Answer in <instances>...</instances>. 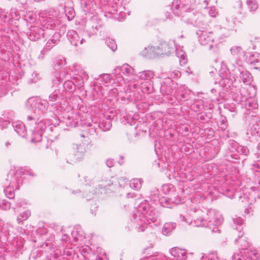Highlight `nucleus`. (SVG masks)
I'll use <instances>...</instances> for the list:
<instances>
[{"label":"nucleus","mask_w":260,"mask_h":260,"mask_svg":"<svg viewBox=\"0 0 260 260\" xmlns=\"http://www.w3.org/2000/svg\"><path fill=\"white\" fill-rule=\"evenodd\" d=\"M170 253L177 260H185L187 258V253L184 249L174 247L170 250Z\"/></svg>","instance_id":"nucleus-25"},{"label":"nucleus","mask_w":260,"mask_h":260,"mask_svg":"<svg viewBox=\"0 0 260 260\" xmlns=\"http://www.w3.org/2000/svg\"><path fill=\"white\" fill-rule=\"evenodd\" d=\"M66 70L64 69L60 73H54L53 77L52 79V82L54 85L59 84L61 82V79H64V74H63V72Z\"/></svg>","instance_id":"nucleus-37"},{"label":"nucleus","mask_w":260,"mask_h":260,"mask_svg":"<svg viewBox=\"0 0 260 260\" xmlns=\"http://www.w3.org/2000/svg\"><path fill=\"white\" fill-rule=\"evenodd\" d=\"M107 46L111 49L112 51H115L117 50V47L114 40L108 38L106 40V42Z\"/></svg>","instance_id":"nucleus-49"},{"label":"nucleus","mask_w":260,"mask_h":260,"mask_svg":"<svg viewBox=\"0 0 260 260\" xmlns=\"http://www.w3.org/2000/svg\"><path fill=\"white\" fill-rule=\"evenodd\" d=\"M207 29L199 28L197 31V35L198 36V40L200 44L202 46H209V49L211 50L213 47V42L215 39H218L220 41L225 38V35L220 36L219 31L216 32V38L213 37L212 32L206 31Z\"/></svg>","instance_id":"nucleus-6"},{"label":"nucleus","mask_w":260,"mask_h":260,"mask_svg":"<svg viewBox=\"0 0 260 260\" xmlns=\"http://www.w3.org/2000/svg\"><path fill=\"white\" fill-rule=\"evenodd\" d=\"M131 192V198L133 197H137L138 199L136 200V203H135L134 208L137 209L138 212L139 214V216L141 215H145L144 213L147 210L148 205L146 203L142 202V199L140 198L141 195L138 193H134L135 195L132 196Z\"/></svg>","instance_id":"nucleus-19"},{"label":"nucleus","mask_w":260,"mask_h":260,"mask_svg":"<svg viewBox=\"0 0 260 260\" xmlns=\"http://www.w3.org/2000/svg\"><path fill=\"white\" fill-rule=\"evenodd\" d=\"M60 92L59 89H55L49 96V102H57L60 98Z\"/></svg>","instance_id":"nucleus-41"},{"label":"nucleus","mask_w":260,"mask_h":260,"mask_svg":"<svg viewBox=\"0 0 260 260\" xmlns=\"http://www.w3.org/2000/svg\"><path fill=\"white\" fill-rule=\"evenodd\" d=\"M39 21L44 29H53L59 24V12L52 9L41 11L39 13Z\"/></svg>","instance_id":"nucleus-3"},{"label":"nucleus","mask_w":260,"mask_h":260,"mask_svg":"<svg viewBox=\"0 0 260 260\" xmlns=\"http://www.w3.org/2000/svg\"><path fill=\"white\" fill-rule=\"evenodd\" d=\"M139 86L140 87L142 92L149 94L153 91V84L152 81L137 82V83H133V88L136 89Z\"/></svg>","instance_id":"nucleus-21"},{"label":"nucleus","mask_w":260,"mask_h":260,"mask_svg":"<svg viewBox=\"0 0 260 260\" xmlns=\"http://www.w3.org/2000/svg\"><path fill=\"white\" fill-rule=\"evenodd\" d=\"M117 0H81L82 10L85 13H93L95 8L109 5L114 7Z\"/></svg>","instance_id":"nucleus-7"},{"label":"nucleus","mask_w":260,"mask_h":260,"mask_svg":"<svg viewBox=\"0 0 260 260\" xmlns=\"http://www.w3.org/2000/svg\"><path fill=\"white\" fill-rule=\"evenodd\" d=\"M179 217L182 221H183L188 224H190L192 223L191 220L189 219L186 218L182 214L180 215Z\"/></svg>","instance_id":"nucleus-63"},{"label":"nucleus","mask_w":260,"mask_h":260,"mask_svg":"<svg viewBox=\"0 0 260 260\" xmlns=\"http://www.w3.org/2000/svg\"><path fill=\"white\" fill-rule=\"evenodd\" d=\"M129 115H128V113H127L126 112H124V111H122L120 113V121L122 124H123L124 125H126V124H129Z\"/></svg>","instance_id":"nucleus-44"},{"label":"nucleus","mask_w":260,"mask_h":260,"mask_svg":"<svg viewBox=\"0 0 260 260\" xmlns=\"http://www.w3.org/2000/svg\"><path fill=\"white\" fill-rule=\"evenodd\" d=\"M245 106L246 108L248 107L249 108H251L252 109H255L257 107V105L256 103L255 102V101H251L250 100H247L246 102Z\"/></svg>","instance_id":"nucleus-58"},{"label":"nucleus","mask_w":260,"mask_h":260,"mask_svg":"<svg viewBox=\"0 0 260 260\" xmlns=\"http://www.w3.org/2000/svg\"><path fill=\"white\" fill-rule=\"evenodd\" d=\"M72 237L74 238V241L82 244V241L85 239V236L83 232L79 226L75 227L71 233Z\"/></svg>","instance_id":"nucleus-26"},{"label":"nucleus","mask_w":260,"mask_h":260,"mask_svg":"<svg viewBox=\"0 0 260 260\" xmlns=\"http://www.w3.org/2000/svg\"><path fill=\"white\" fill-rule=\"evenodd\" d=\"M10 15L11 19L18 20L19 18V13L15 9H11Z\"/></svg>","instance_id":"nucleus-55"},{"label":"nucleus","mask_w":260,"mask_h":260,"mask_svg":"<svg viewBox=\"0 0 260 260\" xmlns=\"http://www.w3.org/2000/svg\"><path fill=\"white\" fill-rule=\"evenodd\" d=\"M30 211L29 210H26L22 213H21L17 218V221L18 223L26 220L30 216Z\"/></svg>","instance_id":"nucleus-42"},{"label":"nucleus","mask_w":260,"mask_h":260,"mask_svg":"<svg viewBox=\"0 0 260 260\" xmlns=\"http://www.w3.org/2000/svg\"><path fill=\"white\" fill-rule=\"evenodd\" d=\"M81 35L82 37L76 31L70 30L68 31L67 36L72 45L78 46L79 45L82 44L84 42H85L86 39L89 38L85 32Z\"/></svg>","instance_id":"nucleus-15"},{"label":"nucleus","mask_w":260,"mask_h":260,"mask_svg":"<svg viewBox=\"0 0 260 260\" xmlns=\"http://www.w3.org/2000/svg\"><path fill=\"white\" fill-rule=\"evenodd\" d=\"M259 257L258 252L255 250L247 248L241 249L232 256L233 260H258Z\"/></svg>","instance_id":"nucleus-11"},{"label":"nucleus","mask_w":260,"mask_h":260,"mask_svg":"<svg viewBox=\"0 0 260 260\" xmlns=\"http://www.w3.org/2000/svg\"><path fill=\"white\" fill-rule=\"evenodd\" d=\"M40 78L39 74L36 72H34L31 74V77L29 78L30 83H36Z\"/></svg>","instance_id":"nucleus-54"},{"label":"nucleus","mask_w":260,"mask_h":260,"mask_svg":"<svg viewBox=\"0 0 260 260\" xmlns=\"http://www.w3.org/2000/svg\"><path fill=\"white\" fill-rule=\"evenodd\" d=\"M193 223L195 226L208 227L215 232L218 231L217 227L223 221V217L219 212L213 209L203 210L199 209L193 210Z\"/></svg>","instance_id":"nucleus-2"},{"label":"nucleus","mask_w":260,"mask_h":260,"mask_svg":"<svg viewBox=\"0 0 260 260\" xmlns=\"http://www.w3.org/2000/svg\"><path fill=\"white\" fill-rule=\"evenodd\" d=\"M98 126L102 131H106L109 130L111 127V124L109 122L108 123H105L104 124V123H100L98 125Z\"/></svg>","instance_id":"nucleus-57"},{"label":"nucleus","mask_w":260,"mask_h":260,"mask_svg":"<svg viewBox=\"0 0 260 260\" xmlns=\"http://www.w3.org/2000/svg\"><path fill=\"white\" fill-rule=\"evenodd\" d=\"M236 236L237 235L238 238H236L235 239V242L238 243L240 242L241 244V246L242 247V249L246 248L249 245V243L247 241V239L246 237H243V236L241 237V235H240V237L238 236V233L237 234V235H235ZM243 236V235H242Z\"/></svg>","instance_id":"nucleus-40"},{"label":"nucleus","mask_w":260,"mask_h":260,"mask_svg":"<svg viewBox=\"0 0 260 260\" xmlns=\"http://www.w3.org/2000/svg\"><path fill=\"white\" fill-rule=\"evenodd\" d=\"M44 28L38 26H31L26 35L30 40L36 41L40 39L44 35Z\"/></svg>","instance_id":"nucleus-18"},{"label":"nucleus","mask_w":260,"mask_h":260,"mask_svg":"<svg viewBox=\"0 0 260 260\" xmlns=\"http://www.w3.org/2000/svg\"><path fill=\"white\" fill-rule=\"evenodd\" d=\"M23 17L25 21L29 23H32L36 20V15L31 11H27L23 14Z\"/></svg>","instance_id":"nucleus-36"},{"label":"nucleus","mask_w":260,"mask_h":260,"mask_svg":"<svg viewBox=\"0 0 260 260\" xmlns=\"http://www.w3.org/2000/svg\"><path fill=\"white\" fill-rule=\"evenodd\" d=\"M176 228L175 223L167 222L163 226L162 230V234L165 236H169L171 234L172 232Z\"/></svg>","instance_id":"nucleus-33"},{"label":"nucleus","mask_w":260,"mask_h":260,"mask_svg":"<svg viewBox=\"0 0 260 260\" xmlns=\"http://www.w3.org/2000/svg\"><path fill=\"white\" fill-rule=\"evenodd\" d=\"M155 47L148 46L145 47L143 50L140 52V54L144 57H155Z\"/></svg>","instance_id":"nucleus-32"},{"label":"nucleus","mask_w":260,"mask_h":260,"mask_svg":"<svg viewBox=\"0 0 260 260\" xmlns=\"http://www.w3.org/2000/svg\"><path fill=\"white\" fill-rule=\"evenodd\" d=\"M84 151V145L82 144H73L72 152L67 156V161L73 164L79 160Z\"/></svg>","instance_id":"nucleus-13"},{"label":"nucleus","mask_w":260,"mask_h":260,"mask_svg":"<svg viewBox=\"0 0 260 260\" xmlns=\"http://www.w3.org/2000/svg\"><path fill=\"white\" fill-rule=\"evenodd\" d=\"M223 194L226 196V197L230 198H233L235 196V193L233 192V191H231V190H229L228 189H226L224 192H223Z\"/></svg>","instance_id":"nucleus-60"},{"label":"nucleus","mask_w":260,"mask_h":260,"mask_svg":"<svg viewBox=\"0 0 260 260\" xmlns=\"http://www.w3.org/2000/svg\"><path fill=\"white\" fill-rule=\"evenodd\" d=\"M180 75H181V73L179 71L175 70L173 72H171L170 73V77L169 78L170 79H171V78H177L180 77Z\"/></svg>","instance_id":"nucleus-59"},{"label":"nucleus","mask_w":260,"mask_h":260,"mask_svg":"<svg viewBox=\"0 0 260 260\" xmlns=\"http://www.w3.org/2000/svg\"><path fill=\"white\" fill-rule=\"evenodd\" d=\"M175 84L173 81L169 78L167 82H164L160 87V91L163 94L172 95L174 93Z\"/></svg>","instance_id":"nucleus-24"},{"label":"nucleus","mask_w":260,"mask_h":260,"mask_svg":"<svg viewBox=\"0 0 260 260\" xmlns=\"http://www.w3.org/2000/svg\"><path fill=\"white\" fill-rule=\"evenodd\" d=\"M233 223L235 225H238L239 226L236 229H234L233 231V234L237 235L238 233V236L240 237V235L241 237L243 235V233L242 231V225L243 224L244 221L242 218L240 217H235L233 218Z\"/></svg>","instance_id":"nucleus-29"},{"label":"nucleus","mask_w":260,"mask_h":260,"mask_svg":"<svg viewBox=\"0 0 260 260\" xmlns=\"http://www.w3.org/2000/svg\"><path fill=\"white\" fill-rule=\"evenodd\" d=\"M246 4L251 11H254L257 9V5L255 0H247Z\"/></svg>","instance_id":"nucleus-51"},{"label":"nucleus","mask_w":260,"mask_h":260,"mask_svg":"<svg viewBox=\"0 0 260 260\" xmlns=\"http://www.w3.org/2000/svg\"><path fill=\"white\" fill-rule=\"evenodd\" d=\"M72 71L71 69H66L64 71V79L66 81L63 84V87L65 89L70 90L71 91H73L75 90L76 85L73 82V81L71 80V74Z\"/></svg>","instance_id":"nucleus-22"},{"label":"nucleus","mask_w":260,"mask_h":260,"mask_svg":"<svg viewBox=\"0 0 260 260\" xmlns=\"http://www.w3.org/2000/svg\"><path fill=\"white\" fill-rule=\"evenodd\" d=\"M22 172L19 169L11 170L9 172L7 180H9L10 184L4 190L8 198L11 199L14 197V189H18L19 184H22Z\"/></svg>","instance_id":"nucleus-5"},{"label":"nucleus","mask_w":260,"mask_h":260,"mask_svg":"<svg viewBox=\"0 0 260 260\" xmlns=\"http://www.w3.org/2000/svg\"><path fill=\"white\" fill-rule=\"evenodd\" d=\"M242 48L239 46H234L230 49L231 54L233 56H237L241 52Z\"/></svg>","instance_id":"nucleus-52"},{"label":"nucleus","mask_w":260,"mask_h":260,"mask_svg":"<svg viewBox=\"0 0 260 260\" xmlns=\"http://www.w3.org/2000/svg\"><path fill=\"white\" fill-rule=\"evenodd\" d=\"M106 165L109 168H111L114 165V160L113 159L109 158L106 161Z\"/></svg>","instance_id":"nucleus-64"},{"label":"nucleus","mask_w":260,"mask_h":260,"mask_svg":"<svg viewBox=\"0 0 260 260\" xmlns=\"http://www.w3.org/2000/svg\"><path fill=\"white\" fill-rule=\"evenodd\" d=\"M60 35L57 32H55L46 43L43 50L41 51V55L39 58L42 59L44 57V52L49 51L55 46L59 41Z\"/></svg>","instance_id":"nucleus-17"},{"label":"nucleus","mask_w":260,"mask_h":260,"mask_svg":"<svg viewBox=\"0 0 260 260\" xmlns=\"http://www.w3.org/2000/svg\"><path fill=\"white\" fill-rule=\"evenodd\" d=\"M102 25L101 19L98 15H93L88 20L85 25V32L88 38L97 34L98 31Z\"/></svg>","instance_id":"nucleus-10"},{"label":"nucleus","mask_w":260,"mask_h":260,"mask_svg":"<svg viewBox=\"0 0 260 260\" xmlns=\"http://www.w3.org/2000/svg\"><path fill=\"white\" fill-rule=\"evenodd\" d=\"M143 181L141 179L134 178L131 180V189L139 191L142 187Z\"/></svg>","instance_id":"nucleus-39"},{"label":"nucleus","mask_w":260,"mask_h":260,"mask_svg":"<svg viewBox=\"0 0 260 260\" xmlns=\"http://www.w3.org/2000/svg\"><path fill=\"white\" fill-rule=\"evenodd\" d=\"M12 126L15 131L22 137H25L26 131L25 125L20 121H17L12 124Z\"/></svg>","instance_id":"nucleus-27"},{"label":"nucleus","mask_w":260,"mask_h":260,"mask_svg":"<svg viewBox=\"0 0 260 260\" xmlns=\"http://www.w3.org/2000/svg\"><path fill=\"white\" fill-rule=\"evenodd\" d=\"M221 80L220 82L223 90L228 91L231 87L233 85V80L230 77H228L227 75L225 76H221Z\"/></svg>","instance_id":"nucleus-30"},{"label":"nucleus","mask_w":260,"mask_h":260,"mask_svg":"<svg viewBox=\"0 0 260 260\" xmlns=\"http://www.w3.org/2000/svg\"><path fill=\"white\" fill-rule=\"evenodd\" d=\"M192 11H188L183 12L181 15L182 20L188 23L193 24L199 28H208V25L203 22V18L200 14L195 13Z\"/></svg>","instance_id":"nucleus-9"},{"label":"nucleus","mask_w":260,"mask_h":260,"mask_svg":"<svg viewBox=\"0 0 260 260\" xmlns=\"http://www.w3.org/2000/svg\"><path fill=\"white\" fill-rule=\"evenodd\" d=\"M157 238L156 234L155 232H151L147 235L148 241L150 242L151 246L152 247Z\"/></svg>","instance_id":"nucleus-45"},{"label":"nucleus","mask_w":260,"mask_h":260,"mask_svg":"<svg viewBox=\"0 0 260 260\" xmlns=\"http://www.w3.org/2000/svg\"><path fill=\"white\" fill-rule=\"evenodd\" d=\"M28 102L32 110V115L27 116V124L30 126L31 132V142L38 143L41 141L42 135L47 128L46 122L38 116L43 115L46 111L48 102L40 99H30Z\"/></svg>","instance_id":"nucleus-1"},{"label":"nucleus","mask_w":260,"mask_h":260,"mask_svg":"<svg viewBox=\"0 0 260 260\" xmlns=\"http://www.w3.org/2000/svg\"><path fill=\"white\" fill-rule=\"evenodd\" d=\"M176 55L179 58V62L181 66H183L187 63V60L184 52H177Z\"/></svg>","instance_id":"nucleus-46"},{"label":"nucleus","mask_w":260,"mask_h":260,"mask_svg":"<svg viewBox=\"0 0 260 260\" xmlns=\"http://www.w3.org/2000/svg\"><path fill=\"white\" fill-rule=\"evenodd\" d=\"M154 76V73L153 71L150 70L144 71L139 72L138 75H133L131 77V80L134 81L133 83L143 82L142 80H144L143 81H151ZM132 83V81H131Z\"/></svg>","instance_id":"nucleus-16"},{"label":"nucleus","mask_w":260,"mask_h":260,"mask_svg":"<svg viewBox=\"0 0 260 260\" xmlns=\"http://www.w3.org/2000/svg\"><path fill=\"white\" fill-rule=\"evenodd\" d=\"M175 41L161 42L155 47L156 56L161 55H169L175 50Z\"/></svg>","instance_id":"nucleus-12"},{"label":"nucleus","mask_w":260,"mask_h":260,"mask_svg":"<svg viewBox=\"0 0 260 260\" xmlns=\"http://www.w3.org/2000/svg\"><path fill=\"white\" fill-rule=\"evenodd\" d=\"M65 118V122L68 126L76 127L79 125H84L89 127L88 131L90 135H93L96 133L97 124L95 123H92L85 122L83 119L84 116H81L78 112H73L67 114Z\"/></svg>","instance_id":"nucleus-4"},{"label":"nucleus","mask_w":260,"mask_h":260,"mask_svg":"<svg viewBox=\"0 0 260 260\" xmlns=\"http://www.w3.org/2000/svg\"><path fill=\"white\" fill-rule=\"evenodd\" d=\"M83 78H87V75L85 73L83 74V76H81V75L78 74H75L73 75V77L71 76V80L73 81V82L76 86L80 87L83 86Z\"/></svg>","instance_id":"nucleus-34"},{"label":"nucleus","mask_w":260,"mask_h":260,"mask_svg":"<svg viewBox=\"0 0 260 260\" xmlns=\"http://www.w3.org/2000/svg\"><path fill=\"white\" fill-rule=\"evenodd\" d=\"M209 14L212 17H215L217 14V12L214 7H211L209 10Z\"/></svg>","instance_id":"nucleus-61"},{"label":"nucleus","mask_w":260,"mask_h":260,"mask_svg":"<svg viewBox=\"0 0 260 260\" xmlns=\"http://www.w3.org/2000/svg\"><path fill=\"white\" fill-rule=\"evenodd\" d=\"M181 2L180 0H174L172 4L171 10L173 13L177 16L181 15L183 13L181 10Z\"/></svg>","instance_id":"nucleus-31"},{"label":"nucleus","mask_w":260,"mask_h":260,"mask_svg":"<svg viewBox=\"0 0 260 260\" xmlns=\"http://www.w3.org/2000/svg\"><path fill=\"white\" fill-rule=\"evenodd\" d=\"M115 73H119L124 75H128L130 73L129 66L124 64L121 67H118L114 69Z\"/></svg>","instance_id":"nucleus-38"},{"label":"nucleus","mask_w":260,"mask_h":260,"mask_svg":"<svg viewBox=\"0 0 260 260\" xmlns=\"http://www.w3.org/2000/svg\"><path fill=\"white\" fill-rule=\"evenodd\" d=\"M11 204L7 200H3L0 202V208L5 210L9 209Z\"/></svg>","instance_id":"nucleus-50"},{"label":"nucleus","mask_w":260,"mask_h":260,"mask_svg":"<svg viewBox=\"0 0 260 260\" xmlns=\"http://www.w3.org/2000/svg\"><path fill=\"white\" fill-rule=\"evenodd\" d=\"M158 215L157 211L151 210L146 215L140 216L139 219L136 217V222L138 223L139 226H136L138 232H143L145 231L146 225L151 223L156 222L158 219Z\"/></svg>","instance_id":"nucleus-8"},{"label":"nucleus","mask_w":260,"mask_h":260,"mask_svg":"<svg viewBox=\"0 0 260 260\" xmlns=\"http://www.w3.org/2000/svg\"><path fill=\"white\" fill-rule=\"evenodd\" d=\"M238 149L239 151L243 155H247L249 153V150L246 147H240Z\"/></svg>","instance_id":"nucleus-62"},{"label":"nucleus","mask_w":260,"mask_h":260,"mask_svg":"<svg viewBox=\"0 0 260 260\" xmlns=\"http://www.w3.org/2000/svg\"><path fill=\"white\" fill-rule=\"evenodd\" d=\"M202 260H219L217 255V253L215 252H212L209 253L207 255L203 256Z\"/></svg>","instance_id":"nucleus-47"},{"label":"nucleus","mask_w":260,"mask_h":260,"mask_svg":"<svg viewBox=\"0 0 260 260\" xmlns=\"http://www.w3.org/2000/svg\"><path fill=\"white\" fill-rule=\"evenodd\" d=\"M196 0H183L181 2V10L182 12L193 11L196 8Z\"/></svg>","instance_id":"nucleus-28"},{"label":"nucleus","mask_w":260,"mask_h":260,"mask_svg":"<svg viewBox=\"0 0 260 260\" xmlns=\"http://www.w3.org/2000/svg\"><path fill=\"white\" fill-rule=\"evenodd\" d=\"M48 131V136L51 141H53L57 138L59 136L58 132L59 128L55 125L50 126Z\"/></svg>","instance_id":"nucleus-35"},{"label":"nucleus","mask_w":260,"mask_h":260,"mask_svg":"<svg viewBox=\"0 0 260 260\" xmlns=\"http://www.w3.org/2000/svg\"><path fill=\"white\" fill-rule=\"evenodd\" d=\"M15 116V113L12 110H6L0 117V126H2V129L9 124L13 120Z\"/></svg>","instance_id":"nucleus-20"},{"label":"nucleus","mask_w":260,"mask_h":260,"mask_svg":"<svg viewBox=\"0 0 260 260\" xmlns=\"http://www.w3.org/2000/svg\"><path fill=\"white\" fill-rule=\"evenodd\" d=\"M0 19L4 22H9L11 20L10 15L0 9Z\"/></svg>","instance_id":"nucleus-48"},{"label":"nucleus","mask_w":260,"mask_h":260,"mask_svg":"<svg viewBox=\"0 0 260 260\" xmlns=\"http://www.w3.org/2000/svg\"><path fill=\"white\" fill-rule=\"evenodd\" d=\"M193 107L195 111H199L207 108V106L205 105L203 100H199L194 103Z\"/></svg>","instance_id":"nucleus-43"},{"label":"nucleus","mask_w":260,"mask_h":260,"mask_svg":"<svg viewBox=\"0 0 260 260\" xmlns=\"http://www.w3.org/2000/svg\"><path fill=\"white\" fill-rule=\"evenodd\" d=\"M229 66L236 69L238 66V71L240 73V78L245 84H249L251 82V76L249 72L244 69L239 62L235 60L234 61H229Z\"/></svg>","instance_id":"nucleus-14"},{"label":"nucleus","mask_w":260,"mask_h":260,"mask_svg":"<svg viewBox=\"0 0 260 260\" xmlns=\"http://www.w3.org/2000/svg\"><path fill=\"white\" fill-rule=\"evenodd\" d=\"M176 98L181 102L185 101L186 100H187L188 99V96L187 94L185 93H181L180 94L179 93H178L176 95Z\"/></svg>","instance_id":"nucleus-53"},{"label":"nucleus","mask_w":260,"mask_h":260,"mask_svg":"<svg viewBox=\"0 0 260 260\" xmlns=\"http://www.w3.org/2000/svg\"><path fill=\"white\" fill-rule=\"evenodd\" d=\"M80 251L82 254H87L91 252V249L89 246L85 245L80 248Z\"/></svg>","instance_id":"nucleus-56"},{"label":"nucleus","mask_w":260,"mask_h":260,"mask_svg":"<svg viewBox=\"0 0 260 260\" xmlns=\"http://www.w3.org/2000/svg\"><path fill=\"white\" fill-rule=\"evenodd\" d=\"M257 195V199L260 200V192L257 193L256 190L254 188H251V191L249 193L248 197H245L244 195L243 197H239L240 200L242 202H247L248 204H252L256 201V196Z\"/></svg>","instance_id":"nucleus-23"}]
</instances>
